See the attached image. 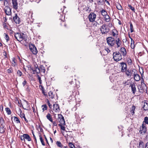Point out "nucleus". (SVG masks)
Masks as SVG:
<instances>
[{"instance_id": "obj_1", "label": "nucleus", "mask_w": 148, "mask_h": 148, "mask_svg": "<svg viewBox=\"0 0 148 148\" xmlns=\"http://www.w3.org/2000/svg\"><path fill=\"white\" fill-rule=\"evenodd\" d=\"M14 36L17 40L21 42L24 40L26 41L27 40V36L23 32L14 33Z\"/></svg>"}, {"instance_id": "obj_2", "label": "nucleus", "mask_w": 148, "mask_h": 148, "mask_svg": "<svg viewBox=\"0 0 148 148\" xmlns=\"http://www.w3.org/2000/svg\"><path fill=\"white\" fill-rule=\"evenodd\" d=\"M100 29L101 32L103 34H106L109 32L110 31L108 25L105 24H103L102 26H101Z\"/></svg>"}, {"instance_id": "obj_3", "label": "nucleus", "mask_w": 148, "mask_h": 148, "mask_svg": "<svg viewBox=\"0 0 148 148\" xmlns=\"http://www.w3.org/2000/svg\"><path fill=\"white\" fill-rule=\"evenodd\" d=\"M113 56L114 60L116 62H118L122 59L121 54L119 51L114 52Z\"/></svg>"}, {"instance_id": "obj_4", "label": "nucleus", "mask_w": 148, "mask_h": 148, "mask_svg": "<svg viewBox=\"0 0 148 148\" xmlns=\"http://www.w3.org/2000/svg\"><path fill=\"white\" fill-rule=\"evenodd\" d=\"M106 40L107 43L110 47H112L115 44V39L112 37H109L107 38Z\"/></svg>"}, {"instance_id": "obj_5", "label": "nucleus", "mask_w": 148, "mask_h": 148, "mask_svg": "<svg viewBox=\"0 0 148 148\" xmlns=\"http://www.w3.org/2000/svg\"><path fill=\"white\" fill-rule=\"evenodd\" d=\"M139 92L143 94L144 92H147V88L146 84L140 85L138 87Z\"/></svg>"}, {"instance_id": "obj_6", "label": "nucleus", "mask_w": 148, "mask_h": 148, "mask_svg": "<svg viewBox=\"0 0 148 148\" xmlns=\"http://www.w3.org/2000/svg\"><path fill=\"white\" fill-rule=\"evenodd\" d=\"M29 48L33 54L34 55L37 54L38 51L35 45L32 44L29 45Z\"/></svg>"}, {"instance_id": "obj_7", "label": "nucleus", "mask_w": 148, "mask_h": 148, "mask_svg": "<svg viewBox=\"0 0 148 148\" xmlns=\"http://www.w3.org/2000/svg\"><path fill=\"white\" fill-rule=\"evenodd\" d=\"M136 70L135 69H128L126 70L125 72V74L126 75L127 77H131L132 76V74L135 71H136Z\"/></svg>"}, {"instance_id": "obj_8", "label": "nucleus", "mask_w": 148, "mask_h": 148, "mask_svg": "<svg viewBox=\"0 0 148 148\" xmlns=\"http://www.w3.org/2000/svg\"><path fill=\"white\" fill-rule=\"evenodd\" d=\"M58 120L60 122V124H61L64 125L65 124V121L64 117L61 114H58Z\"/></svg>"}, {"instance_id": "obj_9", "label": "nucleus", "mask_w": 148, "mask_h": 148, "mask_svg": "<svg viewBox=\"0 0 148 148\" xmlns=\"http://www.w3.org/2000/svg\"><path fill=\"white\" fill-rule=\"evenodd\" d=\"M96 17V15L93 12L91 13L88 16L89 19L90 21L93 22L95 21Z\"/></svg>"}, {"instance_id": "obj_10", "label": "nucleus", "mask_w": 148, "mask_h": 148, "mask_svg": "<svg viewBox=\"0 0 148 148\" xmlns=\"http://www.w3.org/2000/svg\"><path fill=\"white\" fill-rule=\"evenodd\" d=\"M147 128L144 125L143 123L142 125V126L140 127L139 132L141 134L143 135L146 133L147 131Z\"/></svg>"}, {"instance_id": "obj_11", "label": "nucleus", "mask_w": 148, "mask_h": 148, "mask_svg": "<svg viewBox=\"0 0 148 148\" xmlns=\"http://www.w3.org/2000/svg\"><path fill=\"white\" fill-rule=\"evenodd\" d=\"M121 66V71L124 72L127 70V65L126 63L124 62H122L120 63Z\"/></svg>"}, {"instance_id": "obj_12", "label": "nucleus", "mask_w": 148, "mask_h": 148, "mask_svg": "<svg viewBox=\"0 0 148 148\" xmlns=\"http://www.w3.org/2000/svg\"><path fill=\"white\" fill-rule=\"evenodd\" d=\"M15 14V16L13 18L14 21L16 23L19 24L21 22L20 19L16 14Z\"/></svg>"}, {"instance_id": "obj_13", "label": "nucleus", "mask_w": 148, "mask_h": 148, "mask_svg": "<svg viewBox=\"0 0 148 148\" xmlns=\"http://www.w3.org/2000/svg\"><path fill=\"white\" fill-rule=\"evenodd\" d=\"M6 8L5 9V12L7 15H10L11 14V9L8 6H6Z\"/></svg>"}, {"instance_id": "obj_14", "label": "nucleus", "mask_w": 148, "mask_h": 148, "mask_svg": "<svg viewBox=\"0 0 148 148\" xmlns=\"http://www.w3.org/2000/svg\"><path fill=\"white\" fill-rule=\"evenodd\" d=\"M12 3L13 5V8L17 10L18 8V3L17 0H12Z\"/></svg>"}, {"instance_id": "obj_15", "label": "nucleus", "mask_w": 148, "mask_h": 148, "mask_svg": "<svg viewBox=\"0 0 148 148\" xmlns=\"http://www.w3.org/2000/svg\"><path fill=\"white\" fill-rule=\"evenodd\" d=\"M53 110L56 112H59L60 110L59 105L58 104L54 103L53 105Z\"/></svg>"}, {"instance_id": "obj_16", "label": "nucleus", "mask_w": 148, "mask_h": 148, "mask_svg": "<svg viewBox=\"0 0 148 148\" xmlns=\"http://www.w3.org/2000/svg\"><path fill=\"white\" fill-rule=\"evenodd\" d=\"M136 71H135L133 73V76L134 79L136 82L139 81L140 79V75L136 73Z\"/></svg>"}, {"instance_id": "obj_17", "label": "nucleus", "mask_w": 148, "mask_h": 148, "mask_svg": "<svg viewBox=\"0 0 148 148\" xmlns=\"http://www.w3.org/2000/svg\"><path fill=\"white\" fill-rule=\"evenodd\" d=\"M130 86L131 88V90L132 93L133 94H135V92H136V88L135 87V85L134 83L132 84H131Z\"/></svg>"}, {"instance_id": "obj_18", "label": "nucleus", "mask_w": 148, "mask_h": 148, "mask_svg": "<svg viewBox=\"0 0 148 148\" xmlns=\"http://www.w3.org/2000/svg\"><path fill=\"white\" fill-rule=\"evenodd\" d=\"M118 34V32L115 29H113L112 31L111 35L114 37H116V38L117 37Z\"/></svg>"}, {"instance_id": "obj_19", "label": "nucleus", "mask_w": 148, "mask_h": 148, "mask_svg": "<svg viewBox=\"0 0 148 148\" xmlns=\"http://www.w3.org/2000/svg\"><path fill=\"white\" fill-rule=\"evenodd\" d=\"M116 40H115V43L116 44V47L117 48H118L120 46L122 43V42L120 40L119 38H116Z\"/></svg>"}, {"instance_id": "obj_20", "label": "nucleus", "mask_w": 148, "mask_h": 148, "mask_svg": "<svg viewBox=\"0 0 148 148\" xmlns=\"http://www.w3.org/2000/svg\"><path fill=\"white\" fill-rule=\"evenodd\" d=\"M103 21L101 19H99L97 21H95L93 24V25L95 27H97L98 25L103 24Z\"/></svg>"}, {"instance_id": "obj_21", "label": "nucleus", "mask_w": 148, "mask_h": 148, "mask_svg": "<svg viewBox=\"0 0 148 148\" xmlns=\"http://www.w3.org/2000/svg\"><path fill=\"white\" fill-rule=\"evenodd\" d=\"M120 51L123 56H125L126 55L127 52L126 49L124 47H121L120 49Z\"/></svg>"}, {"instance_id": "obj_22", "label": "nucleus", "mask_w": 148, "mask_h": 148, "mask_svg": "<svg viewBox=\"0 0 148 148\" xmlns=\"http://www.w3.org/2000/svg\"><path fill=\"white\" fill-rule=\"evenodd\" d=\"M6 128L4 127V125H1L0 126V133L3 134L5 132Z\"/></svg>"}, {"instance_id": "obj_23", "label": "nucleus", "mask_w": 148, "mask_h": 148, "mask_svg": "<svg viewBox=\"0 0 148 148\" xmlns=\"http://www.w3.org/2000/svg\"><path fill=\"white\" fill-rule=\"evenodd\" d=\"M20 116L21 118H23L25 120V121H26V122L27 123L28 122V121L26 118L24 114L23 113H22L21 111V112L20 114Z\"/></svg>"}, {"instance_id": "obj_24", "label": "nucleus", "mask_w": 148, "mask_h": 148, "mask_svg": "<svg viewBox=\"0 0 148 148\" xmlns=\"http://www.w3.org/2000/svg\"><path fill=\"white\" fill-rule=\"evenodd\" d=\"M23 136L24 137L25 139H26L28 141H30L31 140V139L29 136L27 134H24Z\"/></svg>"}, {"instance_id": "obj_25", "label": "nucleus", "mask_w": 148, "mask_h": 148, "mask_svg": "<svg viewBox=\"0 0 148 148\" xmlns=\"http://www.w3.org/2000/svg\"><path fill=\"white\" fill-rule=\"evenodd\" d=\"M143 108L144 110L145 111L148 110V103L144 102Z\"/></svg>"}, {"instance_id": "obj_26", "label": "nucleus", "mask_w": 148, "mask_h": 148, "mask_svg": "<svg viewBox=\"0 0 148 148\" xmlns=\"http://www.w3.org/2000/svg\"><path fill=\"white\" fill-rule=\"evenodd\" d=\"M35 67L36 68V69L35 70H33V72L35 71L37 74H38L40 73V67H39L38 65L37 66H35Z\"/></svg>"}, {"instance_id": "obj_27", "label": "nucleus", "mask_w": 148, "mask_h": 148, "mask_svg": "<svg viewBox=\"0 0 148 148\" xmlns=\"http://www.w3.org/2000/svg\"><path fill=\"white\" fill-rule=\"evenodd\" d=\"M116 8L119 10H123V8L121 5L119 3H118L116 5Z\"/></svg>"}, {"instance_id": "obj_28", "label": "nucleus", "mask_w": 148, "mask_h": 148, "mask_svg": "<svg viewBox=\"0 0 148 148\" xmlns=\"http://www.w3.org/2000/svg\"><path fill=\"white\" fill-rule=\"evenodd\" d=\"M47 118L51 122H53V120L51 116V115L49 113H48L46 116Z\"/></svg>"}, {"instance_id": "obj_29", "label": "nucleus", "mask_w": 148, "mask_h": 148, "mask_svg": "<svg viewBox=\"0 0 148 148\" xmlns=\"http://www.w3.org/2000/svg\"><path fill=\"white\" fill-rule=\"evenodd\" d=\"M3 36H4V38L6 40L7 42H8L10 40V38L8 36V35L5 33L4 34Z\"/></svg>"}, {"instance_id": "obj_30", "label": "nucleus", "mask_w": 148, "mask_h": 148, "mask_svg": "<svg viewBox=\"0 0 148 148\" xmlns=\"http://www.w3.org/2000/svg\"><path fill=\"white\" fill-rule=\"evenodd\" d=\"M130 83V80H127V81H124L123 82V84L125 86L126 85H128Z\"/></svg>"}, {"instance_id": "obj_31", "label": "nucleus", "mask_w": 148, "mask_h": 148, "mask_svg": "<svg viewBox=\"0 0 148 148\" xmlns=\"http://www.w3.org/2000/svg\"><path fill=\"white\" fill-rule=\"evenodd\" d=\"M134 42L132 38H131V47L132 49H134L135 47Z\"/></svg>"}, {"instance_id": "obj_32", "label": "nucleus", "mask_w": 148, "mask_h": 148, "mask_svg": "<svg viewBox=\"0 0 148 148\" xmlns=\"http://www.w3.org/2000/svg\"><path fill=\"white\" fill-rule=\"evenodd\" d=\"M138 148H144L143 142L140 140L139 143V146L138 147Z\"/></svg>"}, {"instance_id": "obj_33", "label": "nucleus", "mask_w": 148, "mask_h": 148, "mask_svg": "<svg viewBox=\"0 0 148 148\" xmlns=\"http://www.w3.org/2000/svg\"><path fill=\"white\" fill-rule=\"evenodd\" d=\"M48 94L49 97V98L53 99L54 98V95L52 92L50 91L49 92H48Z\"/></svg>"}, {"instance_id": "obj_34", "label": "nucleus", "mask_w": 148, "mask_h": 148, "mask_svg": "<svg viewBox=\"0 0 148 148\" xmlns=\"http://www.w3.org/2000/svg\"><path fill=\"white\" fill-rule=\"evenodd\" d=\"M40 72L45 73V67L42 65H40Z\"/></svg>"}, {"instance_id": "obj_35", "label": "nucleus", "mask_w": 148, "mask_h": 148, "mask_svg": "<svg viewBox=\"0 0 148 148\" xmlns=\"http://www.w3.org/2000/svg\"><path fill=\"white\" fill-rule=\"evenodd\" d=\"M14 121L16 122L17 123H20L21 122L17 117L14 116Z\"/></svg>"}, {"instance_id": "obj_36", "label": "nucleus", "mask_w": 148, "mask_h": 148, "mask_svg": "<svg viewBox=\"0 0 148 148\" xmlns=\"http://www.w3.org/2000/svg\"><path fill=\"white\" fill-rule=\"evenodd\" d=\"M104 19L106 22H109L110 20V17L108 14L106 17H104Z\"/></svg>"}, {"instance_id": "obj_37", "label": "nucleus", "mask_w": 148, "mask_h": 148, "mask_svg": "<svg viewBox=\"0 0 148 148\" xmlns=\"http://www.w3.org/2000/svg\"><path fill=\"white\" fill-rule=\"evenodd\" d=\"M5 110L8 115H10L11 114V111L10 109L8 108H5Z\"/></svg>"}, {"instance_id": "obj_38", "label": "nucleus", "mask_w": 148, "mask_h": 148, "mask_svg": "<svg viewBox=\"0 0 148 148\" xmlns=\"http://www.w3.org/2000/svg\"><path fill=\"white\" fill-rule=\"evenodd\" d=\"M56 144L57 146L58 147L62 148L63 147V145L61 143L60 141H57L56 143Z\"/></svg>"}, {"instance_id": "obj_39", "label": "nucleus", "mask_w": 148, "mask_h": 148, "mask_svg": "<svg viewBox=\"0 0 148 148\" xmlns=\"http://www.w3.org/2000/svg\"><path fill=\"white\" fill-rule=\"evenodd\" d=\"M100 12L101 14V15L103 16V15H105V14H108L107 12L105 10L102 9L100 11Z\"/></svg>"}, {"instance_id": "obj_40", "label": "nucleus", "mask_w": 148, "mask_h": 148, "mask_svg": "<svg viewBox=\"0 0 148 148\" xmlns=\"http://www.w3.org/2000/svg\"><path fill=\"white\" fill-rule=\"evenodd\" d=\"M135 106H132V109L131 110V113L132 114V115H133L135 113L134 110L135 109Z\"/></svg>"}, {"instance_id": "obj_41", "label": "nucleus", "mask_w": 148, "mask_h": 148, "mask_svg": "<svg viewBox=\"0 0 148 148\" xmlns=\"http://www.w3.org/2000/svg\"><path fill=\"white\" fill-rule=\"evenodd\" d=\"M130 29L131 30V33L132 32L134 31L133 30V25L132 23L130 22Z\"/></svg>"}, {"instance_id": "obj_42", "label": "nucleus", "mask_w": 148, "mask_h": 148, "mask_svg": "<svg viewBox=\"0 0 148 148\" xmlns=\"http://www.w3.org/2000/svg\"><path fill=\"white\" fill-rule=\"evenodd\" d=\"M22 73L20 70H18L17 71V75L19 77H21L22 75Z\"/></svg>"}, {"instance_id": "obj_43", "label": "nucleus", "mask_w": 148, "mask_h": 148, "mask_svg": "<svg viewBox=\"0 0 148 148\" xmlns=\"http://www.w3.org/2000/svg\"><path fill=\"white\" fill-rule=\"evenodd\" d=\"M0 123H1V125H4V120L3 118H1L0 119Z\"/></svg>"}, {"instance_id": "obj_44", "label": "nucleus", "mask_w": 148, "mask_h": 148, "mask_svg": "<svg viewBox=\"0 0 148 148\" xmlns=\"http://www.w3.org/2000/svg\"><path fill=\"white\" fill-rule=\"evenodd\" d=\"M128 7H129V8L131 10L133 11L134 12H135V9L132 6L128 4Z\"/></svg>"}, {"instance_id": "obj_45", "label": "nucleus", "mask_w": 148, "mask_h": 148, "mask_svg": "<svg viewBox=\"0 0 148 148\" xmlns=\"http://www.w3.org/2000/svg\"><path fill=\"white\" fill-rule=\"evenodd\" d=\"M40 136V140L42 143V145L43 146H45V144L44 142L42 139V136H41L40 135V136Z\"/></svg>"}, {"instance_id": "obj_46", "label": "nucleus", "mask_w": 148, "mask_h": 148, "mask_svg": "<svg viewBox=\"0 0 148 148\" xmlns=\"http://www.w3.org/2000/svg\"><path fill=\"white\" fill-rule=\"evenodd\" d=\"M42 107H43L42 110H43V111L47 109V106L46 104L42 105Z\"/></svg>"}, {"instance_id": "obj_47", "label": "nucleus", "mask_w": 148, "mask_h": 148, "mask_svg": "<svg viewBox=\"0 0 148 148\" xmlns=\"http://www.w3.org/2000/svg\"><path fill=\"white\" fill-rule=\"evenodd\" d=\"M143 122H145L146 124H148V117L146 116L144 118Z\"/></svg>"}, {"instance_id": "obj_48", "label": "nucleus", "mask_w": 148, "mask_h": 148, "mask_svg": "<svg viewBox=\"0 0 148 148\" xmlns=\"http://www.w3.org/2000/svg\"><path fill=\"white\" fill-rule=\"evenodd\" d=\"M15 59L14 58H13L12 59V66H15L16 65Z\"/></svg>"}, {"instance_id": "obj_49", "label": "nucleus", "mask_w": 148, "mask_h": 148, "mask_svg": "<svg viewBox=\"0 0 148 148\" xmlns=\"http://www.w3.org/2000/svg\"><path fill=\"white\" fill-rule=\"evenodd\" d=\"M7 72L8 73H12L13 72V70L11 67L9 68V69L7 70Z\"/></svg>"}, {"instance_id": "obj_50", "label": "nucleus", "mask_w": 148, "mask_h": 148, "mask_svg": "<svg viewBox=\"0 0 148 148\" xmlns=\"http://www.w3.org/2000/svg\"><path fill=\"white\" fill-rule=\"evenodd\" d=\"M37 78L38 79L39 82L40 84H42V81L41 80V78L39 76V75L38 74H37Z\"/></svg>"}, {"instance_id": "obj_51", "label": "nucleus", "mask_w": 148, "mask_h": 148, "mask_svg": "<svg viewBox=\"0 0 148 148\" xmlns=\"http://www.w3.org/2000/svg\"><path fill=\"white\" fill-rule=\"evenodd\" d=\"M42 88V93L43 94V95L46 96H47V95L46 94V92L45 91L44 88L42 86H41Z\"/></svg>"}, {"instance_id": "obj_52", "label": "nucleus", "mask_w": 148, "mask_h": 148, "mask_svg": "<svg viewBox=\"0 0 148 148\" xmlns=\"http://www.w3.org/2000/svg\"><path fill=\"white\" fill-rule=\"evenodd\" d=\"M127 62L129 65H131L132 63V60L130 58H128L127 59Z\"/></svg>"}, {"instance_id": "obj_53", "label": "nucleus", "mask_w": 148, "mask_h": 148, "mask_svg": "<svg viewBox=\"0 0 148 148\" xmlns=\"http://www.w3.org/2000/svg\"><path fill=\"white\" fill-rule=\"evenodd\" d=\"M4 5L5 6H8V1L7 0H3Z\"/></svg>"}, {"instance_id": "obj_54", "label": "nucleus", "mask_w": 148, "mask_h": 148, "mask_svg": "<svg viewBox=\"0 0 148 148\" xmlns=\"http://www.w3.org/2000/svg\"><path fill=\"white\" fill-rule=\"evenodd\" d=\"M63 125L61 124H59V125L60 126L61 129L64 131L65 130V127L64 126H62Z\"/></svg>"}, {"instance_id": "obj_55", "label": "nucleus", "mask_w": 148, "mask_h": 148, "mask_svg": "<svg viewBox=\"0 0 148 148\" xmlns=\"http://www.w3.org/2000/svg\"><path fill=\"white\" fill-rule=\"evenodd\" d=\"M69 146L71 148H75L74 145L72 143H69Z\"/></svg>"}, {"instance_id": "obj_56", "label": "nucleus", "mask_w": 148, "mask_h": 148, "mask_svg": "<svg viewBox=\"0 0 148 148\" xmlns=\"http://www.w3.org/2000/svg\"><path fill=\"white\" fill-rule=\"evenodd\" d=\"M20 138L21 140H23L24 142H25V140L24 137L23 136V135L20 136Z\"/></svg>"}, {"instance_id": "obj_57", "label": "nucleus", "mask_w": 148, "mask_h": 148, "mask_svg": "<svg viewBox=\"0 0 148 148\" xmlns=\"http://www.w3.org/2000/svg\"><path fill=\"white\" fill-rule=\"evenodd\" d=\"M47 103L48 104L49 108H51L52 107V106L51 104H50L49 101L48 99L47 100Z\"/></svg>"}, {"instance_id": "obj_58", "label": "nucleus", "mask_w": 148, "mask_h": 148, "mask_svg": "<svg viewBox=\"0 0 148 148\" xmlns=\"http://www.w3.org/2000/svg\"><path fill=\"white\" fill-rule=\"evenodd\" d=\"M3 54L5 56L4 58H7V53L6 51H4L3 52Z\"/></svg>"}, {"instance_id": "obj_59", "label": "nucleus", "mask_w": 148, "mask_h": 148, "mask_svg": "<svg viewBox=\"0 0 148 148\" xmlns=\"http://www.w3.org/2000/svg\"><path fill=\"white\" fill-rule=\"evenodd\" d=\"M24 104L25 105L27 106L28 107V106H28L29 105V103H28V101H27L26 100H24Z\"/></svg>"}, {"instance_id": "obj_60", "label": "nucleus", "mask_w": 148, "mask_h": 148, "mask_svg": "<svg viewBox=\"0 0 148 148\" xmlns=\"http://www.w3.org/2000/svg\"><path fill=\"white\" fill-rule=\"evenodd\" d=\"M18 106L19 107H23V105H22V104L21 103V102H20L19 101H18Z\"/></svg>"}, {"instance_id": "obj_61", "label": "nucleus", "mask_w": 148, "mask_h": 148, "mask_svg": "<svg viewBox=\"0 0 148 148\" xmlns=\"http://www.w3.org/2000/svg\"><path fill=\"white\" fill-rule=\"evenodd\" d=\"M105 50L107 52V53H108L110 52V50L108 48H105Z\"/></svg>"}, {"instance_id": "obj_62", "label": "nucleus", "mask_w": 148, "mask_h": 148, "mask_svg": "<svg viewBox=\"0 0 148 148\" xmlns=\"http://www.w3.org/2000/svg\"><path fill=\"white\" fill-rule=\"evenodd\" d=\"M141 85L145 84L144 82V80L143 78L141 79Z\"/></svg>"}, {"instance_id": "obj_63", "label": "nucleus", "mask_w": 148, "mask_h": 148, "mask_svg": "<svg viewBox=\"0 0 148 148\" xmlns=\"http://www.w3.org/2000/svg\"><path fill=\"white\" fill-rule=\"evenodd\" d=\"M27 83V81H26L25 80L22 83V84L23 85V86H24L25 85V84H26Z\"/></svg>"}, {"instance_id": "obj_64", "label": "nucleus", "mask_w": 148, "mask_h": 148, "mask_svg": "<svg viewBox=\"0 0 148 148\" xmlns=\"http://www.w3.org/2000/svg\"><path fill=\"white\" fill-rule=\"evenodd\" d=\"M10 31L9 32V33L11 35H12V34H13L14 32H13V31L10 29Z\"/></svg>"}]
</instances>
